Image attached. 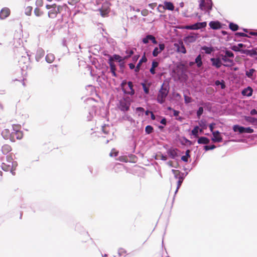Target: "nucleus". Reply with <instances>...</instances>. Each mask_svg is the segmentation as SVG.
<instances>
[{
  "instance_id": "1",
  "label": "nucleus",
  "mask_w": 257,
  "mask_h": 257,
  "mask_svg": "<svg viewBox=\"0 0 257 257\" xmlns=\"http://www.w3.org/2000/svg\"><path fill=\"white\" fill-rule=\"evenodd\" d=\"M169 92V87L163 83L158 91L157 100L158 103L163 104L165 102L166 98Z\"/></svg>"
},
{
  "instance_id": "2",
  "label": "nucleus",
  "mask_w": 257,
  "mask_h": 257,
  "mask_svg": "<svg viewBox=\"0 0 257 257\" xmlns=\"http://www.w3.org/2000/svg\"><path fill=\"white\" fill-rule=\"evenodd\" d=\"M175 73L179 80L185 81L188 79L187 70L183 66L177 67Z\"/></svg>"
},
{
  "instance_id": "3",
  "label": "nucleus",
  "mask_w": 257,
  "mask_h": 257,
  "mask_svg": "<svg viewBox=\"0 0 257 257\" xmlns=\"http://www.w3.org/2000/svg\"><path fill=\"white\" fill-rule=\"evenodd\" d=\"M199 8L202 10H206L209 14L212 10V2L211 0H200Z\"/></svg>"
},
{
  "instance_id": "4",
  "label": "nucleus",
  "mask_w": 257,
  "mask_h": 257,
  "mask_svg": "<svg viewBox=\"0 0 257 257\" xmlns=\"http://www.w3.org/2000/svg\"><path fill=\"white\" fill-rule=\"evenodd\" d=\"M232 129L235 132H238L239 134L248 133L251 134L253 133V130L250 127H245L238 124L233 126Z\"/></svg>"
},
{
  "instance_id": "5",
  "label": "nucleus",
  "mask_w": 257,
  "mask_h": 257,
  "mask_svg": "<svg viewBox=\"0 0 257 257\" xmlns=\"http://www.w3.org/2000/svg\"><path fill=\"white\" fill-rule=\"evenodd\" d=\"M131 105L130 100L124 99L119 102V109L123 111H126L129 110Z\"/></svg>"
},
{
  "instance_id": "6",
  "label": "nucleus",
  "mask_w": 257,
  "mask_h": 257,
  "mask_svg": "<svg viewBox=\"0 0 257 257\" xmlns=\"http://www.w3.org/2000/svg\"><path fill=\"white\" fill-rule=\"evenodd\" d=\"M109 7L110 4L108 2H105L102 4L101 8L99 9L100 15L102 17H105L109 13Z\"/></svg>"
},
{
  "instance_id": "7",
  "label": "nucleus",
  "mask_w": 257,
  "mask_h": 257,
  "mask_svg": "<svg viewBox=\"0 0 257 257\" xmlns=\"http://www.w3.org/2000/svg\"><path fill=\"white\" fill-rule=\"evenodd\" d=\"M197 38L198 34L191 33L184 38V41L186 43H191L195 42Z\"/></svg>"
},
{
  "instance_id": "8",
  "label": "nucleus",
  "mask_w": 257,
  "mask_h": 257,
  "mask_svg": "<svg viewBox=\"0 0 257 257\" xmlns=\"http://www.w3.org/2000/svg\"><path fill=\"white\" fill-rule=\"evenodd\" d=\"M61 7L57 6V7H54L48 12V17L51 19L55 18L58 13H60Z\"/></svg>"
},
{
  "instance_id": "9",
  "label": "nucleus",
  "mask_w": 257,
  "mask_h": 257,
  "mask_svg": "<svg viewBox=\"0 0 257 257\" xmlns=\"http://www.w3.org/2000/svg\"><path fill=\"white\" fill-rule=\"evenodd\" d=\"M179 152V150L176 148H170L167 151L168 156L172 159H175L178 157Z\"/></svg>"
},
{
  "instance_id": "10",
  "label": "nucleus",
  "mask_w": 257,
  "mask_h": 257,
  "mask_svg": "<svg viewBox=\"0 0 257 257\" xmlns=\"http://www.w3.org/2000/svg\"><path fill=\"white\" fill-rule=\"evenodd\" d=\"M212 134L213 137L211 138V140L213 143H219L222 141V137L218 131L213 132Z\"/></svg>"
},
{
  "instance_id": "11",
  "label": "nucleus",
  "mask_w": 257,
  "mask_h": 257,
  "mask_svg": "<svg viewBox=\"0 0 257 257\" xmlns=\"http://www.w3.org/2000/svg\"><path fill=\"white\" fill-rule=\"evenodd\" d=\"M16 163L11 161H8V163H3L2 164V168L5 171H8L13 169V167L16 165Z\"/></svg>"
},
{
  "instance_id": "12",
  "label": "nucleus",
  "mask_w": 257,
  "mask_h": 257,
  "mask_svg": "<svg viewBox=\"0 0 257 257\" xmlns=\"http://www.w3.org/2000/svg\"><path fill=\"white\" fill-rule=\"evenodd\" d=\"M210 61L212 63V65L217 69L219 68L223 65L220 57L211 58H210Z\"/></svg>"
},
{
  "instance_id": "13",
  "label": "nucleus",
  "mask_w": 257,
  "mask_h": 257,
  "mask_svg": "<svg viewBox=\"0 0 257 257\" xmlns=\"http://www.w3.org/2000/svg\"><path fill=\"white\" fill-rule=\"evenodd\" d=\"M10 14V10L8 8H4L0 11V19L2 20L5 19Z\"/></svg>"
},
{
  "instance_id": "14",
  "label": "nucleus",
  "mask_w": 257,
  "mask_h": 257,
  "mask_svg": "<svg viewBox=\"0 0 257 257\" xmlns=\"http://www.w3.org/2000/svg\"><path fill=\"white\" fill-rule=\"evenodd\" d=\"M14 132H12L13 138L16 136L17 139H21L22 138V134L21 132H20L19 129V126L15 125L13 126Z\"/></svg>"
},
{
  "instance_id": "15",
  "label": "nucleus",
  "mask_w": 257,
  "mask_h": 257,
  "mask_svg": "<svg viewBox=\"0 0 257 257\" xmlns=\"http://www.w3.org/2000/svg\"><path fill=\"white\" fill-rule=\"evenodd\" d=\"M149 41H151L154 44H157V41L156 40L155 37L154 36H153V35H148L146 36V37H145L143 39V42L144 44L148 43Z\"/></svg>"
},
{
  "instance_id": "16",
  "label": "nucleus",
  "mask_w": 257,
  "mask_h": 257,
  "mask_svg": "<svg viewBox=\"0 0 257 257\" xmlns=\"http://www.w3.org/2000/svg\"><path fill=\"white\" fill-rule=\"evenodd\" d=\"M159 46V48L156 47L153 51L152 54L154 57L157 56L165 49V45L164 44H160Z\"/></svg>"
},
{
  "instance_id": "17",
  "label": "nucleus",
  "mask_w": 257,
  "mask_h": 257,
  "mask_svg": "<svg viewBox=\"0 0 257 257\" xmlns=\"http://www.w3.org/2000/svg\"><path fill=\"white\" fill-rule=\"evenodd\" d=\"M147 61V59L145 56V55H144L142 58L141 59L139 60V63L137 64L136 68H135V72H136V73H138L140 70V69H141V65L143 63H145Z\"/></svg>"
},
{
  "instance_id": "18",
  "label": "nucleus",
  "mask_w": 257,
  "mask_h": 257,
  "mask_svg": "<svg viewBox=\"0 0 257 257\" xmlns=\"http://www.w3.org/2000/svg\"><path fill=\"white\" fill-rule=\"evenodd\" d=\"M220 56H221L220 58L221 59V61H223L224 62H228V63H230V65L228 64H223V65L224 66L230 67L233 65V61L232 60L230 59L228 57H227L225 55H221Z\"/></svg>"
},
{
  "instance_id": "19",
  "label": "nucleus",
  "mask_w": 257,
  "mask_h": 257,
  "mask_svg": "<svg viewBox=\"0 0 257 257\" xmlns=\"http://www.w3.org/2000/svg\"><path fill=\"white\" fill-rule=\"evenodd\" d=\"M175 46L177 48L178 52L182 53L183 54H185L186 53V50L183 42H181L178 44H175Z\"/></svg>"
},
{
  "instance_id": "20",
  "label": "nucleus",
  "mask_w": 257,
  "mask_h": 257,
  "mask_svg": "<svg viewBox=\"0 0 257 257\" xmlns=\"http://www.w3.org/2000/svg\"><path fill=\"white\" fill-rule=\"evenodd\" d=\"M108 63L109 65L110 72L112 73V75L114 77H116L117 74L115 72L116 68V66H115L114 62H113L112 60H111V59H108Z\"/></svg>"
},
{
  "instance_id": "21",
  "label": "nucleus",
  "mask_w": 257,
  "mask_h": 257,
  "mask_svg": "<svg viewBox=\"0 0 257 257\" xmlns=\"http://www.w3.org/2000/svg\"><path fill=\"white\" fill-rule=\"evenodd\" d=\"M253 90L250 86H248L247 88H244L241 91V94L243 96H246L248 97L251 96L252 94Z\"/></svg>"
},
{
  "instance_id": "22",
  "label": "nucleus",
  "mask_w": 257,
  "mask_h": 257,
  "mask_svg": "<svg viewBox=\"0 0 257 257\" xmlns=\"http://www.w3.org/2000/svg\"><path fill=\"white\" fill-rule=\"evenodd\" d=\"M241 53L243 54H245L247 55H248L251 57H254V56H257V52L254 49L251 50H242Z\"/></svg>"
},
{
  "instance_id": "23",
  "label": "nucleus",
  "mask_w": 257,
  "mask_h": 257,
  "mask_svg": "<svg viewBox=\"0 0 257 257\" xmlns=\"http://www.w3.org/2000/svg\"><path fill=\"white\" fill-rule=\"evenodd\" d=\"M2 135L5 139H11V138H13L12 132L11 133L10 130L8 129L4 130L2 132Z\"/></svg>"
},
{
  "instance_id": "24",
  "label": "nucleus",
  "mask_w": 257,
  "mask_h": 257,
  "mask_svg": "<svg viewBox=\"0 0 257 257\" xmlns=\"http://www.w3.org/2000/svg\"><path fill=\"white\" fill-rule=\"evenodd\" d=\"M45 55V52L42 48H39L36 54V60L37 61H39L40 59L43 57Z\"/></svg>"
},
{
  "instance_id": "25",
  "label": "nucleus",
  "mask_w": 257,
  "mask_h": 257,
  "mask_svg": "<svg viewBox=\"0 0 257 257\" xmlns=\"http://www.w3.org/2000/svg\"><path fill=\"white\" fill-rule=\"evenodd\" d=\"M209 25L213 30H217L221 27L220 23L218 21H211L209 23Z\"/></svg>"
},
{
  "instance_id": "26",
  "label": "nucleus",
  "mask_w": 257,
  "mask_h": 257,
  "mask_svg": "<svg viewBox=\"0 0 257 257\" xmlns=\"http://www.w3.org/2000/svg\"><path fill=\"white\" fill-rule=\"evenodd\" d=\"M108 59H111L113 62L114 61H116L119 63H121L123 64V61L124 60V58H122L119 55L117 54H114L112 56H110Z\"/></svg>"
},
{
  "instance_id": "27",
  "label": "nucleus",
  "mask_w": 257,
  "mask_h": 257,
  "mask_svg": "<svg viewBox=\"0 0 257 257\" xmlns=\"http://www.w3.org/2000/svg\"><path fill=\"white\" fill-rule=\"evenodd\" d=\"M127 83L128 86L130 88V89L131 91L127 92L125 90H124V93L130 94L131 95H134L135 93V91L133 88L134 85H133V82L131 81H128Z\"/></svg>"
},
{
  "instance_id": "28",
  "label": "nucleus",
  "mask_w": 257,
  "mask_h": 257,
  "mask_svg": "<svg viewBox=\"0 0 257 257\" xmlns=\"http://www.w3.org/2000/svg\"><path fill=\"white\" fill-rule=\"evenodd\" d=\"M197 142L199 144H208L210 143V140L206 137H201L198 138Z\"/></svg>"
},
{
  "instance_id": "29",
  "label": "nucleus",
  "mask_w": 257,
  "mask_h": 257,
  "mask_svg": "<svg viewBox=\"0 0 257 257\" xmlns=\"http://www.w3.org/2000/svg\"><path fill=\"white\" fill-rule=\"evenodd\" d=\"M207 26V23L206 22H198L194 24V28L195 30H198L201 28H204Z\"/></svg>"
},
{
  "instance_id": "30",
  "label": "nucleus",
  "mask_w": 257,
  "mask_h": 257,
  "mask_svg": "<svg viewBox=\"0 0 257 257\" xmlns=\"http://www.w3.org/2000/svg\"><path fill=\"white\" fill-rule=\"evenodd\" d=\"M201 50L204 51L205 53L207 54H210L214 51L213 47H209L206 46H202L201 47Z\"/></svg>"
},
{
  "instance_id": "31",
  "label": "nucleus",
  "mask_w": 257,
  "mask_h": 257,
  "mask_svg": "<svg viewBox=\"0 0 257 257\" xmlns=\"http://www.w3.org/2000/svg\"><path fill=\"white\" fill-rule=\"evenodd\" d=\"M159 65V63L157 61H153L152 63V67L150 69L151 74H155L156 73L155 68Z\"/></svg>"
},
{
  "instance_id": "32",
  "label": "nucleus",
  "mask_w": 257,
  "mask_h": 257,
  "mask_svg": "<svg viewBox=\"0 0 257 257\" xmlns=\"http://www.w3.org/2000/svg\"><path fill=\"white\" fill-rule=\"evenodd\" d=\"M245 46L242 43H239L236 46H233L231 48L232 50L235 52H241L242 50H241L240 49L244 47Z\"/></svg>"
},
{
  "instance_id": "33",
  "label": "nucleus",
  "mask_w": 257,
  "mask_h": 257,
  "mask_svg": "<svg viewBox=\"0 0 257 257\" xmlns=\"http://www.w3.org/2000/svg\"><path fill=\"white\" fill-rule=\"evenodd\" d=\"M11 151V147L10 145H5L2 148V151L4 154H7Z\"/></svg>"
},
{
  "instance_id": "34",
  "label": "nucleus",
  "mask_w": 257,
  "mask_h": 257,
  "mask_svg": "<svg viewBox=\"0 0 257 257\" xmlns=\"http://www.w3.org/2000/svg\"><path fill=\"white\" fill-rule=\"evenodd\" d=\"M195 62L197 65V67L200 68L202 65V58L201 55H198L195 60Z\"/></svg>"
},
{
  "instance_id": "35",
  "label": "nucleus",
  "mask_w": 257,
  "mask_h": 257,
  "mask_svg": "<svg viewBox=\"0 0 257 257\" xmlns=\"http://www.w3.org/2000/svg\"><path fill=\"white\" fill-rule=\"evenodd\" d=\"M45 59L48 63H51L55 59L54 55L53 54H48L46 55Z\"/></svg>"
},
{
  "instance_id": "36",
  "label": "nucleus",
  "mask_w": 257,
  "mask_h": 257,
  "mask_svg": "<svg viewBox=\"0 0 257 257\" xmlns=\"http://www.w3.org/2000/svg\"><path fill=\"white\" fill-rule=\"evenodd\" d=\"M164 6L166 9L172 11L174 9L173 4L171 2H166L164 3Z\"/></svg>"
},
{
  "instance_id": "37",
  "label": "nucleus",
  "mask_w": 257,
  "mask_h": 257,
  "mask_svg": "<svg viewBox=\"0 0 257 257\" xmlns=\"http://www.w3.org/2000/svg\"><path fill=\"white\" fill-rule=\"evenodd\" d=\"M256 118H255L252 116H244V119L246 121L251 123L253 125L254 124V121H255Z\"/></svg>"
},
{
  "instance_id": "38",
  "label": "nucleus",
  "mask_w": 257,
  "mask_h": 257,
  "mask_svg": "<svg viewBox=\"0 0 257 257\" xmlns=\"http://www.w3.org/2000/svg\"><path fill=\"white\" fill-rule=\"evenodd\" d=\"M199 130V128L198 126H195L191 131V134L195 138H198Z\"/></svg>"
},
{
  "instance_id": "39",
  "label": "nucleus",
  "mask_w": 257,
  "mask_h": 257,
  "mask_svg": "<svg viewBox=\"0 0 257 257\" xmlns=\"http://www.w3.org/2000/svg\"><path fill=\"white\" fill-rule=\"evenodd\" d=\"M172 172L174 175V177L176 179L181 178L182 176H181V172L179 171V170H176L174 169L172 170Z\"/></svg>"
},
{
  "instance_id": "40",
  "label": "nucleus",
  "mask_w": 257,
  "mask_h": 257,
  "mask_svg": "<svg viewBox=\"0 0 257 257\" xmlns=\"http://www.w3.org/2000/svg\"><path fill=\"white\" fill-rule=\"evenodd\" d=\"M229 28L232 31H236L238 29L239 27L237 24L231 22L229 24Z\"/></svg>"
},
{
  "instance_id": "41",
  "label": "nucleus",
  "mask_w": 257,
  "mask_h": 257,
  "mask_svg": "<svg viewBox=\"0 0 257 257\" xmlns=\"http://www.w3.org/2000/svg\"><path fill=\"white\" fill-rule=\"evenodd\" d=\"M184 179V176H182V177H181V178H179V179H178V181L177 182V188H176V190L175 192V194H176L177 192H178L179 189L180 188V186L182 185V183Z\"/></svg>"
},
{
  "instance_id": "42",
  "label": "nucleus",
  "mask_w": 257,
  "mask_h": 257,
  "mask_svg": "<svg viewBox=\"0 0 257 257\" xmlns=\"http://www.w3.org/2000/svg\"><path fill=\"white\" fill-rule=\"evenodd\" d=\"M126 56L124 57V60L127 59L131 57L134 53L133 50H126L125 51Z\"/></svg>"
},
{
  "instance_id": "43",
  "label": "nucleus",
  "mask_w": 257,
  "mask_h": 257,
  "mask_svg": "<svg viewBox=\"0 0 257 257\" xmlns=\"http://www.w3.org/2000/svg\"><path fill=\"white\" fill-rule=\"evenodd\" d=\"M255 71V69L253 68L250 69L248 71L245 72V75L247 77L250 78L252 77L253 74Z\"/></svg>"
},
{
  "instance_id": "44",
  "label": "nucleus",
  "mask_w": 257,
  "mask_h": 257,
  "mask_svg": "<svg viewBox=\"0 0 257 257\" xmlns=\"http://www.w3.org/2000/svg\"><path fill=\"white\" fill-rule=\"evenodd\" d=\"M215 85L217 86L220 85L221 89H224L225 87V84L224 81L222 80L220 81L219 80H216L215 82Z\"/></svg>"
},
{
  "instance_id": "45",
  "label": "nucleus",
  "mask_w": 257,
  "mask_h": 257,
  "mask_svg": "<svg viewBox=\"0 0 257 257\" xmlns=\"http://www.w3.org/2000/svg\"><path fill=\"white\" fill-rule=\"evenodd\" d=\"M154 128L152 126L148 125L146 126L145 132L147 134H150L153 132Z\"/></svg>"
},
{
  "instance_id": "46",
  "label": "nucleus",
  "mask_w": 257,
  "mask_h": 257,
  "mask_svg": "<svg viewBox=\"0 0 257 257\" xmlns=\"http://www.w3.org/2000/svg\"><path fill=\"white\" fill-rule=\"evenodd\" d=\"M199 126L202 127L203 129H206L207 127V124H206V122L205 120H201L199 122Z\"/></svg>"
},
{
  "instance_id": "47",
  "label": "nucleus",
  "mask_w": 257,
  "mask_h": 257,
  "mask_svg": "<svg viewBox=\"0 0 257 257\" xmlns=\"http://www.w3.org/2000/svg\"><path fill=\"white\" fill-rule=\"evenodd\" d=\"M34 14L37 17H40L42 15L43 12L38 8H36L34 10Z\"/></svg>"
},
{
  "instance_id": "48",
  "label": "nucleus",
  "mask_w": 257,
  "mask_h": 257,
  "mask_svg": "<svg viewBox=\"0 0 257 257\" xmlns=\"http://www.w3.org/2000/svg\"><path fill=\"white\" fill-rule=\"evenodd\" d=\"M224 55H225L227 57H228L229 58H233L234 56V54L231 51L229 50L225 51Z\"/></svg>"
},
{
  "instance_id": "49",
  "label": "nucleus",
  "mask_w": 257,
  "mask_h": 257,
  "mask_svg": "<svg viewBox=\"0 0 257 257\" xmlns=\"http://www.w3.org/2000/svg\"><path fill=\"white\" fill-rule=\"evenodd\" d=\"M203 108L202 107H199L198 110L197 111V116L198 118H200L201 115L203 113Z\"/></svg>"
},
{
  "instance_id": "50",
  "label": "nucleus",
  "mask_w": 257,
  "mask_h": 257,
  "mask_svg": "<svg viewBox=\"0 0 257 257\" xmlns=\"http://www.w3.org/2000/svg\"><path fill=\"white\" fill-rule=\"evenodd\" d=\"M142 85L145 94H148L150 92V89L149 86H147L145 83H142Z\"/></svg>"
},
{
  "instance_id": "51",
  "label": "nucleus",
  "mask_w": 257,
  "mask_h": 257,
  "mask_svg": "<svg viewBox=\"0 0 257 257\" xmlns=\"http://www.w3.org/2000/svg\"><path fill=\"white\" fill-rule=\"evenodd\" d=\"M215 148H216V146L214 145H212L210 146H205L204 147V149L206 151H207L209 150H213Z\"/></svg>"
},
{
  "instance_id": "52",
  "label": "nucleus",
  "mask_w": 257,
  "mask_h": 257,
  "mask_svg": "<svg viewBox=\"0 0 257 257\" xmlns=\"http://www.w3.org/2000/svg\"><path fill=\"white\" fill-rule=\"evenodd\" d=\"M32 7H28L26 8L25 10V14L27 16H30L31 14V12L32 10Z\"/></svg>"
},
{
  "instance_id": "53",
  "label": "nucleus",
  "mask_w": 257,
  "mask_h": 257,
  "mask_svg": "<svg viewBox=\"0 0 257 257\" xmlns=\"http://www.w3.org/2000/svg\"><path fill=\"white\" fill-rule=\"evenodd\" d=\"M184 101L185 103H189L192 101V98L190 97L184 95Z\"/></svg>"
},
{
  "instance_id": "54",
  "label": "nucleus",
  "mask_w": 257,
  "mask_h": 257,
  "mask_svg": "<svg viewBox=\"0 0 257 257\" xmlns=\"http://www.w3.org/2000/svg\"><path fill=\"white\" fill-rule=\"evenodd\" d=\"M126 251L123 248H119L118 250V253L120 256L124 255Z\"/></svg>"
},
{
  "instance_id": "55",
  "label": "nucleus",
  "mask_w": 257,
  "mask_h": 257,
  "mask_svg": "<svg viewBox=\"0 0 257 257\" xmlns=\"http://www.w3.org/2000/svg\"><path fill=\"white\" fill-rule=\"evenodd\" d=\"M43 0H36V5L39 7L43 6Z\"/></svg>"
},
{
  "instance_id": "56",
  "label": "nucleus",
  "mask_w": 257,
  "mask_h": 257,
  "mask_svg": "<svg viewBox=\"0 0 257 257\" xmlns=\"http://www.w3.org/2000/svg\"><path fill=\"white\" fill-rule=\"evenodd\" d=\"M249 114L251 116L257 115V110L255 109H252L250 111Z\"/></svg>"
},
{
  "instance_id": "57",
  "label": "nucleus",
  "mask_w": 257,
  "mask_h": 257,
  "mask_svg": "<svg viewBox=\"0 0 257 257\" xmlns=\"http://www.w3.org/2000/svg\"><path fill=\"white\" fill-rule=\"evenodd\" d=\"M215 124L214 123H210L209 125V129L211 131V132L212 133V134H213V132H214L215 131H213V129L214 128V126H215Z\"/></svg>"
},
{
  "instance_id": "58",
  "label": "nucleus",
  "mask_w": 257,
  "mask_h": 257,
  "mask_svg": "<svg viewBox=\"0 0 257 257\" xmlns=\"http://www.w3.org/2000/svg\"><path fill=\"white\" fill-rule=\"evenodd\" d=\"M235 35L239 37H248L247 34L242 32H237Z\"/></svg>"
},
{
  "instance_id": "59",
  "label": "nucleus",
  "mask_w": 257,
  "mask_h": 257,
  "mask_svg": "<svg viewBox=\"0 0 257 257\" xmlns=\"http://www.w3.org/2000/svg\"><path fill=\"white\" fill-rule=\"evenodd\" d=\"M54 7H57V5L56 4H53V5H47L46 6V9H48V10L52 9Z\"/></svg>"
},
{
  "instance_id": "60",
  "label": "nucleus",
  "mask_w": 257,
  "mask_h": 257,
  "mask_svg": "<svg viewBox=\"0 0 257 257\" xmlns=\"http://www.w3.org/2000/svg\"><path fill=\"white\" fill-rule=\"evenodd\" d=\"M127 82L126 81H123L121 83V87L122 89V90L124 92V90H125L124 89V87L127 84Z\"/></svg>"
},
{
  "instance_id": "61",
  "label": "nucleus",
  "mask_w": 257,
  "mask_h": 257,
  "mask_svg": "<svg viewBox=\"0 0 257 257\" xmlns=\"http://www.w3.org/2000/svg\"><path fill=\"white\" fill-rule=\"evenodd\" d=\"M173 115L174 116H176V117H177L178 116L179 113H180V111H178V110H173Z\"/></svg>"
},
{
  "instance_id": "62",
  "label": "nucleus",
  "mask_w": 257,
  "mask_h": 257,
  "mask_svg": "<svg viewBox=\"0 0 257 257\" xmlns=\"http://www.w3.org/2000/svg\"><path fill=\"white\" fill-rule=\"evenodd\" d=\"M160 123L164 125H166L167 124V120L166 119V118L164 117L163 118L161 121H160Z\"/></svg>"
},
{
  "instance_id": "63",
  "label": "nucleus",
  "mask_w": 257,
  "mask_h": 257,
  "mask_svg": "<svg viewBox=\"0 0 257 257\" xmlns=\"http://www.w3.org/2000/svg\"><path fill=\"white\" fill-rule=\"evenodd\" d=\"M188 158L189 157H186V156H182L181 157V160L184 161V162H188Z\"/></svg>"
},
{
  "instance_id": "64",
  "label": "nucleus",
  "mask_w": 257,
  "mask_h": 257,
  "mask_svg": "<svg viewBox=\"0 0 257 257\" xmlns=\"http://www.w3.org/2000/svg\"><path fill=\"white\" fill-rule=\"evenodd\" d=\"M141 14L143 16H146L148 14V11L147 10H144L141 12Z\"/></svg>"
}]
</instances>
